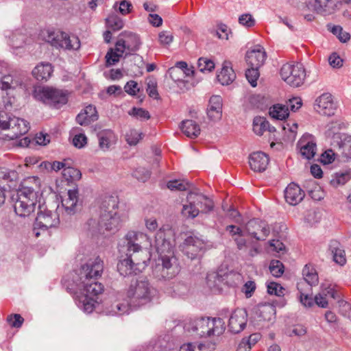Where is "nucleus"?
Instances as JSON below:
<instances>
[{
  "instance_id": "obj_1",
  "label": "nucleus",
  "mask_w": 351,
  "mask_h": 351,
  "mask_svg": "<svg viewBox=\"0 0 351 351\" xmlns=\"http://www.w3.org/2000/svg\"><path fill=\"white\" fill-rule=\"evenodd\" d=\"M104 270V262L99 257L89 258L75 271L73 282L76 286L75 302L84 313H90L95 308V296L101 293L104 286L97 282Z\"/></svg>"
},
{
  "instance_id": "obj_2",
  "label": "nucleus",
  "mask_w": 351,
  "mask_h": 351,
  "mask_svg": "<svg viewBox=\"0 0 351 351\" xmlns=\"http://www.w3.org/2000/svg\"><path fill=\"white\" fill-rule=\"evenodd\" d=\"M173 231L170 228H161L155 236V247L159 254L158 263L153 273L159 280L171 279L180 271L178 260L173 255Z\"/></svg>"
},
{
  "instance_id": "obj_3",
  "label": "nucleus",
  "mask_w": 351,
  "mask_h": 351,
  "mask_svg": "<svg viewBox=\"0 0 351 351\" xmlns=\"http://www.w3.org/2000/svg\"><path fill=\"white\" fill-rule=\"evenodd\" d=\"M184 330L200 337H218L225 331V322L221 318L201 317L190 320Z\"/></svg>"
},
{
  "instance_id": "obj_4",
  "label": "nucleus",
  "mask_w": 351,
  "mask_h": 351,
  "mask_svg": "<svg viewBox=\"0 0 351 351\" xmlns=\"http://www.w3.org/2000/svg\"><path fill=\"white\" fill-rule=\"evenodd\" d=\"M156 290L145 278L132 280L127 291V299L133 308H138L149 302Z\"/></svg>"
},
{
  "instance_id": "obj_5",
  "label": "nucleus",
  "mask_w": 351,
  "mask_h": 351,
  "mask_svg": "<svg viewBox=\"0 0 351 351\" xmlns=\"http://www.w3.org/2000/svg\"><path fill=\"white\" fill-rule=\"evenodd\" d=\"M13 206L16 214L20 217L29 216L35 210L37 193L32 187L22 186L12 196Z\"/></svg>"
},
{
  "instance_id": "obj_6",
  "label": "nucleus",
  "mask_w": 351,
  "mask_h": 351,
  "mask_svg": "<svg viewBox=\"0 0 351 351\" xmlns=\"http://www.w3.org/2000/svg\"><path fill=\"white\" fill-rule=\"evenodd\" d=\"M40 36L43 40L56 48L69 50H77L80 47V41L77 36L69 35L60 30L44 29Z\"/></svg>"
},
{
  "instance_id": "obj_7",
  "label": "nucleus",
  "mask_w": 351,
  "mask_h": 351,
  "mask_svg": "<svg viewBox=\"0 0 351 351\" xmlns=\"http://www.w3.org/2000/svg\"><path fill=\"white\" fill-rule=\"evenodd\" d=\"M33 95L36 100L56 108H59L68 101L66 92L52 87H37Z\"/></svg>"
},
{
  "instance_id": "obj_8",
  "label": "nucleus",
  "mask_w": 351,
  "mask_h": 351,
  "mask_svg": "<svg viewBox=\"0 0 351 351\" xmlns=\"http://www.w3.org/2000/svg\"><path fill=\"white\" fill-rule=\"evenodd\" d=\"M148 239L146 234L140 232L129 231L120 241L118 249L121 254L132 256L141 251L142 244Z\"/></svg>"
},
{
  "instance_id": "obj_9",
  "label": "nucleus",
  "mask_w": 351,
  "mask_h": 351,
  "mask_svg": "<svg viewBox=\"0 0 351 351\" xmlns=\"http://www.w3.org/2000/svg\"><path fill=\"white\" fill-rule=\"evenodd\" d=\"M0 124L1 130H8V133L5 135L11 140L25 134L29 130V123L26 120L16 117H10L7 114L6 118H3Z\"/></svg>"
},
{
  "instance_id": "obj_10",
  "label": "nucleus",
  "mask_w": 351,
  "mask_h": 351,
  "mask_svg": "<svg viewBox=\"0 0 351 351\" xmlns=\"http://www.w3.org/2000/svg\"><path fill=\"white\" fill-rule=\"evenodd\" d=\"M280 73L282 79L293 87L301 86L306 77L305 69L300 63H286L281 67Z\"/></svg>"
},
{
  "instance_id": "obj_11",
  "label": "nucleus",
  "mask_w": 351,
  "mask_h": 351,
  "mask_svg": "<svg viewBox=\"0 0 351 351\" xmlns=\"http://www.w3.org/2000/svg\"><path fill=\"white\" fill-rule=\"evenodd\" d=\"M118 199L114 196H106L102 200L99 207V215H101V223L110 219V228L116 227L120 221V215L118 211Z\"/></svg>"
},
{
  "instance_id": "obj_12",
  "label": "nucleus",
  "mask_w": 351,
  "mask_h": 351,
  "mask_svg": "<svg viewBox=\"0 0 351 351\" xmlns=\"http://www.w3.org/2000/svg\"><path fill=\"white\" fill-rule=\"evenodd\" d=\"M60 223L59 216L56 212L39 208L33 232L36 237L40 235V231H46L49 228L57 227Z\"/></svg>"
},
{
  "instance_id": "obj_13",
  "label": "nucleus",
  "mask_w": 351,
  "mask_h": 351,
  "mask_svg": "<svg viewBox=\"0 0 351 351\" xmlns=\"http://www.w3.org/2000/svg\"><path fill=\"white\" fill-rule=\"evenodd\" d=\"M181 247L183 253L193 260L199 256L205 250L206 244L203 239L190 235L184 239Z\"/></svg>"
},
{
  "instance_id": "obj_14",
  "label": "nucleus",
  "mask_w": 351,
  "mask_h": 351,
  "mask_svg": "<svg viewBox=\"0 0 351 351\" xmlns=\"http://www.w3.org/2000/svg\"><path fill=\"white\" fill-rule=\"evenodd\" d=\"M245 230L257 241H265L270 232L267 223L259 219L250 220L245 224Z\"/></svg>"
},
{
  "instance_id": "obj_15",
  "label": "nucleus",
  "mask_w": 351,
  "mask_h": 351,
  "mask_svg": "<svg viewBox=\"0 0 351 351\" xmlns=\"http://www.w3.org/2000/svg\"><path fill=\"white\" fill-rule=\"evenodd\" d=\"M315 110L323 115L332 116L337 108L331 94L326 93L318 97L314 104Z\"/></svg>"
},
{
  "instance_id": "obj_16",
  "label": "nucleus",
  "mask_w": 351,
  "mask_h": 351,
  "mask_svg": "<svg viewBox=\"0 0 351 351\" xmlns=\"http://www.w3.org/2000/svg\"><path fill=\"white\" fill-rule=\"evenodd\" d=\"M61 203L67 215H73L80 210L81 204L79 202L77 189H69L66 195L62 198Z\"/></svg>"
},
{
  "instance_id": "obj_17",
  "label": "nucleus",
  "mask_w": 351,
  "mask_h": 351,
  "mask_svg": "<svg viewBox=\"0 0 351 351\" xmlns=\"http://www.w3.org/2000/svg\"><path fill=\"white\" fill-rule=\"evenodd\" d=\"M247 313L243 308H237L230 315L228 322V328L232 333H239L246 326Z\"/></svg>"
},
{
  "instance_id": "obj_18",
  "label": "nucleus",
  "mask_w": 351,
  "mask_h": 351,
  "mask_svg": "<svg viewBox=\"0 0 351 351\" xmlns=\"http://www.w3.org/2000/svg\"><path fill=\"white\" fill-rule=\"evenodd\" d=\"M298 145L300 149V154L303 158L310 160L313 158L317 150L315 137L310 134H304L298 141Z\"/></svg>"
},
{
  "instance_id": "obj_19",
  "label": "nucleus",
  "mask_w": 351,
  "mask_h": 351,
  "mask_svg": "<svg viewBox=\"0 0 351 351\" xmlns=\"http://www.w3.org/2000/svg\"><path fill=\"white\" fill-rule=\"evenodd\" d=\"M266 52L261 45H256L248 50L245 55L247 64L249 66L260 68L265 62Z\"/></svg>"
},
{
  "instance_id": "obj_20",
  "label": "nucleus",
  "mask_w": 351,
  "mask_h": 351,
  "mask_svg": "<svg viewBox=\"0 0 351 351\" xmlns=\"http://www.w3.org/2000/svg\"><path fill=\"white\" fill-rule=\"evenodd\" d=\"M307 6L318 14H329L335 10L337 2L335 0H309Z\"/></svg>"
},
{
  "instance_id": "obj_21",
  "label": "nucleus",
  "mask_w": 351,
  "mask_h": 351,
  "mask_svg": "<svg viewBox=\"0 0 351 351\" xmlns=\"http://www.w3.org/2000/svg\"><path fill=\"white\" fill-rule=\"evenodd\" d=\"M304 191L294 182L289 184L285 190L286 202L290 205L298 204L304 197Z\"/></svg>"
},
{
  "instance_id": "obj_22",
  "label": "nucleus",
  "mask_w": 351,
  "mask_h": 351,
  "mask_svg": "<svg viewBox=\"0 0 351 351\" xmlns=\"http://www.w3.org/2000/svg\"><path fill=\"white\" fill-rule=\"evenodd\" d=\"M269 157L262 152H256L250 154L249 165L252 170L256 172L265 171L269 164Z\"/></svg>"
},
{
  "instance_id": "obj_23",
  "label": "nucleus",
  "mask_w": 351,
  "mask_h": 351,
  "mask_svg": "<svg viewBox=\"0 0 351 351\" xmlns=\"http://www.w3.org/2000/svg\"><path fill=\"white\" fill-rule=\"evenodd\" d=\"M99 147L104 152L108 151L117 142V136L111 130H102L97 133Z\"/></svg>"
},
{
  "instance_id": "obj_24",
  "label": "nucleus",
  "mask_w": 351,
  "mask_h": 351,
  "mask_svg": "<svg viewBox=\"0 0 351 351\" xmlns=\"http://www.w3.org/2000/svg\"><path fill=\"white\" fill-rule=\"evenodd\" d=\"M207 115L212 121L221 119L222 115V98L219 95H213L210 98L207 108Z\"/></svg>"
},
{
  "instance_id": "obj_25",
  "label": "nucleus",
  "mask_w": 351,
  "mask_h": 351,
  "mask_svg": "<svg viewBox=\"0 0 351 351\" xmlns=\"http://www.w3.org/2000/svg\"><path fill=\"white\" fill-rule=\"evenodd\" d=\"M335 138L338 139L337 145L342 158L346 161L351 160V136L346 134H338Z\"/></svg>"
},
{
  "instance_id": "obj_26",
  "label": "nucleus",
  "mask_w": 351,
  "mask_h": 351,
  "mask_svg": "<svg viewBox=\"0 0 351 351\" xmlns=\"http://www.w3.org/2000/svg\"><path fill=\"white\" fill-rule=\"evenodd\" d=\"M123 255L124 254H121V259L117 264L118 271L123 276L136 274V267L138 263H134L131 258L132 256H125L123 258Z\"/></svg>"
},
{
  "instance_id": "obj_27",
  "label": "nucleus",
  "mask_w": 351,
  "mask_h": 351,
  "mask_svg": "<svg viewBox=\"0 0 351 351\" xmlns=\"http://www.w3.org/2000/svg\"><path fill=\"white\" fill-rule=\"evenodd\" d=\"M276 315V308L271 304H263L258 306L256 315L258 321H271Z\"/></svg>"
},
{
  "instance_id": "obj_28",
  "label": "nucleus",
  "mask_w": 351,
  "mask_h": 351,
  "mask_svg": "<svg viewBox=\"0 0 351 351\" xmlns=\"http://www.w3.org/2000/svg\"><path fill=\"white\" fill-rule=\"evenodd\" d=\"M187 199L189 201V204L183 205L182 214L186 217L195 218L199 213V209L197 204L195 194L190 193L187 196Z\"/></svg>"
},
{
  "instance_id": "obj_29",
  "label": "nucleus",
  "mask_w": 351,
  "mask_h": 351,
  "mask_svg": "<svg viewBox=\"0 0 351 351\" xmlns=\"http://www.w3.org/2000/svg\"><path fill=\"white\" fill-rule=\"evenodd\" d=\"M329 249L333 256L334 261L340 265H343L346 263L345 250L338 241H330Z\"/></svg>"
},
{
  "instance_id": "obj_30",
  "label": "nucleus",
  "mask_w": 351,
  "mask_h": 351,
  "mask_svg": "<svg viewBox=\"0 0 351 351\" xmlns=\"http://www.w3.org/2000/svg\"><path fill=\"white\" fill-rule=\"evenodd\" d=\"M53 73L51 64L41 62L32 71L33 76L38 81L47 80Z\"/></svg>"
},
{
  "instance_id": "obj_31",
  "label": "nucleus",
  "mask_w": 351,
  "mask_h": 351,
  "mask_svg": "<svg viewBox=\"0 0 351 351\" xmlns=\"http://www.w3.org/2000/svg\"><path fill=\"white\" fill-rule=\"evenodd\" d=\"M230 64L229 62H225L221 71L217 76L218 81L222 85L230 84L236 77V75Z\"/></svg>"
},
{
  "instance_id": "obj_32",
  "label": "nucleus",
  "mask_w": 351,
  "mask_h": 351,
  "mask_svg": "<svg viewBox=\"0 0 351 351\" xmlns=\"http://www.w3.org/2000/svg\"><path fill=\"white\" fill-rule=\"evenodd\" d=\"M180 129L189 138H196L200 134V127L193 120H184L181 123Z\"/></svg>"
},
{
  "instance_id": "obj_33",
  "label": "nucleus",
  "mask_w": 351,
  "mask_h": 351,
  "mask_svg": "<svg viewBox=\"0 0 351 351\" xmlns=\"http://www.w3.org/2000/svg\"><path fill=\"white\" fill-rule=\"evenodd\" d=\"M303 280L304 285L308 284L309 286H315L317 285L319 281L318 275L316 270L311 266L306 265L302 269Z\"/></svg>"
},
{
  "instance_id": "obj_34",
  "label": "nucleus",
  "mask_w": 351,
  "mask_h": 351,
  "mask_svg": "<svg viewBox=\"0 0 351 351\" xmlns=\"http://www.w3.org/2000/svg\"><path fill=\"white\" fill-rule=\"evenodd\" d=\"M123 36L127 46V53H132L139 49L141 41L137 34L132 32H125Z\"/></svg>"
},
{
  "instance_id": "obj_35",
  "label": "nucleus",
  "mask_w": 351,
  "mask_h": 351,
  "mask_svg": "<svg viewBox=\"0 0 351 351\" xmlns=\"http://www.w3.org/2000/svg\"><path fill=\"white\" fill-rule=\"evenodd\" d=\"M327 29L335 35L342 43H348L350 40V34L344 31L342 27L339 25H332L331 23H328Z\"/></svg>"
},
{
  "instance_id": "obj_36",
  "label": "nucleus",
  "mask_w": 351,
  "mask_h": 351,
  "mask_svg": "<svg viewBox=\"0 0 351 351\" xmlns=\"http://www.w3.org/2000/svg\"><path fill=\"white\" fill-rule=\"evenodd\" d=\"M270 116L278 120H284L289 117V108L287 105L276 104L269 108Z\"/></svg>"
},
{
  "instance_id": "obj_37",
  "label": "nucleus",
  "mask_w": 351,
  "mask_h": 351,
  "mask_svg": "<svg viewBox=\"0 0 351 351\" xmlns=\"http://www.w3.org/2000/svg\"><path fill=\"white\" fill-rule=\"evenodd\" d=\"M206 284L213 290L220 291L222 289L223 280L220 278L219 272L213 271L206 276Z\"/></svg>"
},
{
  "instance_id": "obj_38",
  "label": "nucleus",
  "mask_w": 351,
  "mask_h": 351,
  "mask_svg": "<svg viewBox=\"0 0 351 351\" xmlns=\"http://www.w3.org/2000/svg\"><path fill=\"white\" fill-rule=\"evenodd\" d=\"M261 339L258 333L251 335L247 339H243L239 343L237 351H250L252 346L255 345Z\"/></svg>"
},
{
  "instance_id": "obj_39",
  "label": "nucleus",
  "mask_w": 351,
  "mask_h": 351,
  "mask_svg": "<svg viewBox=\"0 0 351 351\" xmlns=\"http://www.w3.org/2000/svg\"><path fill=\"white\" fill-rule=\"evenodd\" d=\"M197 204L202 210V212L207 213L210 211L214 206L213 202L211 199L208 198L206 196L199 193L195 194Z\"/></svg>"
},
{
  "instance_id": "obj_40",
  "label": "nucleus",
  "mask_w": 351,
  "mask_h": 351,
  "mask_svg": "<svg viewBox=\"0 0 351 351\" xmlns=\"http://www.w3.org/2000/svg\"><path fill=\"white\" fill-rule=\"evenodd\" d=\"M268 121L261 117H257L253 121V130L257 135L261 136L265 131H267Z\"/></svg>"
},
{
  "instance_id": "obj_41",
  "label": "nucleus",
  "mask_w": 351,
  "mask_h": 351,
  "mask_svg": "<svg viewBox=\"0 0 351 351\" xmlns=\"http://www.w3.org/2000/svg\"><path fill=\"white\" fill-rule=\"evenodd\" d=\"M18 175L15 171L1 167L0 168V185L5 182L9 183L15 181Z\"/></svg>"
},
{
  "instance_id": "obj_42",
  "label": "nucleus",
  "mask_w": 351,
  "mask_h": 351,
  "mask_svg": "<svg viewBox=\"0 0 351 351\" xmlns=\"http://www.w3.org/2000/svg\"><path fill=\"white\" fill-rule=\"evenodd\" d=\"M187 64L186 62L180 61L177 62L175 66L171 67L168 70V73L171 78L175 82L182 81L181 77H176V74H182L183 70L186 69Z\"/></svg>"
},
{
  "instance_id": "obj_43",
  "label": "nucleus",
  "mask_w": 351,
  "mask_h": 351,
  "mask_svg": "<svg viewBox=\"0 0 351 351\" xmlns=\"http://www.w3.org/2000/svg\"><path fill=\"white\" fill-rule=\"evenodd\" d=\"M304 282H299L297 284L298 289L300 292V302L304 306L311 307L314 304V300L308 295V294L304 292Z\"/></svg>"
},
{
  "instance_id": "obj_44",
  "label": "nucleus",
  "mask_w": 351,
  "mask_h": 351,
  "mask_svg": "<svg viewBox=\"0 0 351 351\" xmlns=\"http://www.w3.org/2000/svg\"><path fill=\"white\" fill-rule=\"evenodd\" d=\"M210 33L220 39L228 40L232 34L230 28L226 23H220L216 29L211 30Z\"/></svg>"
},
{
  "instance_id": "obj_45",
  "label": "nucleus",
  "mask_w": 351,
  "mask_h": 351,
  "mask_svg": "<svg viewBox=\"0 0 351 351\" xmlns=\"http://www.w3.org/2000/svg\"><path fill=\"white\" fill-rule=\"evenodd\" d=\"M167 186L171 191H186L189 187V183L184 180H169Z\"/></svg>"
},
{
  "instance_id": "obj_46",
  "label": "nucleus",
  "mask_w": 351,
  "mask_h": 351,
  "mask_svg": "<svg viewBox=\"0 0 351 351\" xmlns=\"http://www.w3.org/2000/svg\"><path fill=\"white\" fill-rule=\"evenodd\" d=\"M123 221V219L120 217V221L119 224L116 227H112V228H110L109 223L112 221L110 219H108L106 221V223H101V215H99V218L98 220V231L101 234H105L106 232H115L117 231L119 228L121 226L122 221Z\"/></svg>"
},
{
  "instance_id": "obj_47",
  "label": "nucleus",
  "mask_w": 351,
  "mask_h": 351,
  "mask_svg": "<svg viewBox=\"0 0 351 351\" xmlns=\"http://www.w3.org/2000/svg\"><path fill=\"white\" fill-rule=\"evenodd\" d=\"M197 68L202 73L210 72L215 69V63L207 58H199L197 62Z\"/></svg>"
},
{
  "instance_id": "obj_48",
  "label": "nucleus",
  "mask_w": 351,
  "mask_h": 351,
  "mask_svg": "<svg viewBox=\"0 0 351 351\" xmlns=\"http://www.w3.org/2000/svg\"><path fill=\"white\" fill-rule=\"evenodd\" d=\"M62 175L66 180H78L82 176V173L80 170L66 166L62 171Z\"/></svg>"
},
{
  "instance_id": "obj_49",
  "label": "nucleus",
  "mask_w": 351,
  "mask_h": 351,
  "mask_svg": "<svg viewBox=\"0 0 351 351\" xmlns=\"http://www.w3.org/2000/svg\"><path fill=\"white\" fill-rule=\"evenodd\" d=\"M259 68L255 66H250L245 72V76L252 87H256L257 85V80L260 75Z\"/></svg>"
},
{
  "instance_id": "obj_50",
  "label": "nucleus",
  "mask_w": 351,
  "mask_h": 351,
  "mask_svg": "<svg viewBox=\"0 0 351 351\" xmlns=\"http://www.w3.org/2000/svg\"><path fill=\"white\" fill-rule=\"evenodd\" d=\"M112 312L113 315H121L123 314H128L130 312V308H133L129 304V300L127 301V304L117 302L112 305Z\"/></svg>"
},
{
  "instance_id": "obj_51",
  "label": "nucleus",
  "mask_w": 351,
  "mask_h": 351,
  "mask_svg": "<svg viewBox=\"0 0 351 351\" xmlns=\"http://www.w3.org/2000/svg\"><path fill=\"white\" fill-rule=\"evenodd\" d=\"M16 82L12 79L10 75H3L1 69L0 68V88L2 90H8L14 88Z\"/></svg>"
},
{
  "instance_id": "obj_52",
  "label": "nucleus",
  "mask_w": 351,
  "mask_h": 351,
  "mask_svg": "<svg viewBox=\"0 0 351 351\" xmlns=\"http://www.w3.org/2000/svg\"><path fill=\"white\" fill-rule=\"evenodd\" d=\"M269 270L274 276L280 277L284 272V266L280 261L274 260L270 263Z\"/></svg>"
},
{
  "instance_id": "obj_53",
  "label": "nucleus",
  "mask_w": 351,
  "mask_h": 351,
  "mask_svg": "<svg viewBox=\"0 0 351 351\" xmlns=\"http://www.w3.org/2000/svg\"><path fill=\"white\" fill-rule=\"evenodd\" d=\"M267 293L269 295H274L276 296H282L284 295V288L278 283L271 282L267 284Z\"/></svg>"
},
{
  "instance_id": "obj_54",
  "label": "nucleus",
  "mask_w": 351,
  "mask_h": 351,
  "mask_svg": "<svg viewBox=\"0 0 351 351\" xmlns=\"http://www.w3.org/2000/svg\"><path fill=\"white\" fill-rule=\"evenodd\" d=\"M142 138V134L136 130H130L125 136L128 143L130 145H136Z\"/></svg>"
},
{
  "instance_id": "obj_55",
  "label": "nucleus",
  "mask_w": 351,
  "mask_h": 351,
  "mask_svg": "<svg viewBox=\"0 0 351 351\" xmlns=\"http://www.w3.org/2000/svg\"><path fill=\"white\" fill-rule=\"evenodd\" d=\"M120 53L113 49H110L106 55V65L112 66L119 61V58L122 56Z\"/></svg>"
},
{
  "instance_id": "obj_56",
  "label": "nucleus",
  "mask_w": 351,
  "mask_h": 351,
  "mask_svg": "<svg viewBox=\"0 0 351 351\" xmlns=\"http://www.w3.org/2000/svg\"><path fill=\"white\" fill-rule=\"evenodd\" d=\"M133 175L137 180L145 182L149 178L151 173L144 167H138L134 171Z\"/></svg>"
},
{
  "instance_id": "obj_57",
  "label": "nucleus",
  "mask_w": 351,
  "mask_h": 351,
  "mask_svg": "<svg viewBox=\"0 0 351 351\" xmlns=\"http://www.w3.org/2000/svg\"><path fill=\"white\" fill-rule=\"evenodd\" d=\"M147 93L149 97L158 99L159 95L157 90V83L154 80H149L147 83Z\"/></svg>"
},
{
  "instance_id": "obj_58",
  "label": "nucleus",
  "mask_w": 351,
  "mask_h": 351,
  "mask_svg": "<svg viewBox=\"0 0 351 351\" xmlns=\"http://www.w3.org/2000/svg\"><path fill=\"white\" fill-rule=\"evenodd\" d=\"M171 289V291L175 294V295L178 296L184 295L188 291L187 286L185 284L180 282H173V286ZM169 292L170 293L171 291H169Z\"/></svg>"
},
{
  "instance_id": "obj_59",
  "label": "nucleus",
  "mask_w": 351,
  "mask_h": 351,
  "mask_svg": "<svg viewBox=\"0 0 351 351\" xmlns=\"http://www.w3.org/2000/svg\"><path fill=\"white\" fill-rule=\"evenodd\" d=\"M7 321L12 327L18 328L22 326L24 319L19 314H14L8 316Z\"/></svg>"
},
{
  "instance_id": "obj_60",
  "label": "nucleus",
  "mask_w": 351,
  "mask_h": 351,
  "mask_svg": "<svg viewBox=\"0 0 351 351\" xmlns=\"http://www.w3.org/2000/svg\"><path fill=\"white\" fill-rule=\"evenodd\" d=\"M130 114L136 117L141 120H148L150 118L149 112L143 108H133Z\"/></svg>"
},
{
  "instance_id": "obj_61",
  "label": "nucleus",
  "mask_w": 351,
  "mask_h": 351,
  "mask_svg": "<svg viewBox=\"0 0 351 351\" xmlns=\"http://www.w3.org/2000/svg\"><path fill=\"white\" fill-rule=\"evenodd\" d=\"M204 345L196 343H184L180 348V351H203Z\"/></svg>"
},
{
  "instance_id": "obj_62",
  "label": "nucleus",
  "mask_w": 351,
  "mask_h": 351,
  "mask_svg": "<svg viewBox=\"0 0 351 351\" xmlns=\"http://www.w3.org/2000/svg\"><path fill=\"white\" fill-rule=\"evenodd\" d=\"M124 90L128 95L134 96L136 95L137 92H139L140 88L136 81L130 80L125 85Z\"/></svg>"
},
{
  "instance_id": "obj_63",
  "label": "nucleus",
  "mask_w": 351,
  "mask_h": 351,
  "mask_svg": "<svg viewBox=\"0 0 351 351\" xmlns=\"http://www.w3.org/2000/svg\"><path fill=\"white\" fill-rule=\"evenodd\" d=\"M84 112L89 119V121L94 122L98 119L99 115L97 114V111L96 108L93 105L87 106L84 108Z\"/></svg>"
},
{
  "instance_id": "obj_64",
  "label": "nucleus",
  "mask_w": 351,
  "mask_h": 351,
  "mask_svg": "<svg viewBox=\"0 0 351 351\" xmlns=\"http://www.w3.org/2000/svg\"><path fill=\"white\" fill-rule=\"evenodd\" d=\"M314 302L322 308H327L328 305V300H326V293L324 292H319L317 293L314 298Z\"/></svg>"
}]
</instances>
